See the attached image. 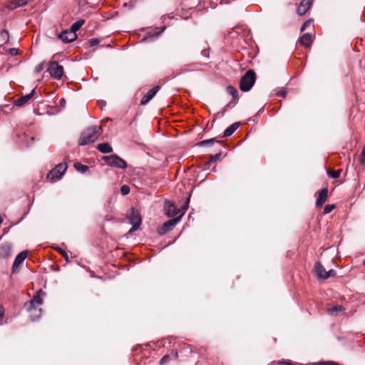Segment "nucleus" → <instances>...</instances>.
I'll return each instance as SVG.
<instances>
[{
	"mask_svg": "<svg viewBox=\"0 0 365 365\" xmlns=\"http://www.w3.org/2000/svg\"><path fill=\"white\" fill-rule=\"evenodd\" d=\"M45 295V293L42 290H38L33 298L28 302L25 303L24 307L28 312H38V314L31 313L30 315L31 321L34 322L40 318V313L41 309H37L36 307L43 303V299L41 296Z\"/></svg>",
	"mask_w": 365,
	"mask_h": 365,
	"instance_id": "nucleus-1",
	"label": "nucleus"
},
{
	"mask_svg": "<svg viewBox=\"0 0 365 365\" xmlns=\"http://www.w3.org/2000/svg\"><path fill=\"white\" fill-rule=\"evenodd\" d=\"M102 133L101 126H91L85 130L81 135L78 144L80 145H86L94 142Z\"/></svg>",
	"mask_w": 365,
	"mask_h": 365,
	"instance_id": "nucleus-2",
	"label": "nucleus"
},
{
	"mask_svg": "<svg viewBox=\"0 0 365 365\" xmlns=\"http://www.w3.org/2000/svg\"><path fill=\"white\" fill-rule=\"evenodd\" d=\"M256 81V74L252 69L248 70L241 78L240 81V88L243 92H247L254 86Z\"/></svg>",
	"mask_w": 365,
	"mask_h": 365,
	"instance_id": "nucleus-3",
	"label": "nucleus"
},
{
	"mask_svg": "<svg viewBox=\"0 0 365 365\" xmlns=\"http://www.w3.org/2000/svg\"><path fill=\"white\" fill-rule=\"evenodd\" d=\"M102 159L111 167L125 169L128 166L127 163L117 155L103 156Z\"/></svg>",
	"mask_w": 365,
	"mask_h": 365,
	"instance_id": "nucleus-4",
	"label": "nucleus"
},
{
	"mask_svg": "<svg viewBox=\"0 0 365 365\" xmlns=\"http://www.w3.org/2000/svg\"><path fill=\"white\" fill-rule=\"evenodd\" d=\"M66 170V163H59L48 173L47 178L51 182H55L61 178Z\"/></svg>",
	"mask_w": 365,
	"mask_h": 365,
	"instance_id": "nucleus-5",
	"label": "nucleus"
},
{
	"mask_svg": "<svg viewBox=\"0 0 365 365\" xmlns=\"http://www.w3.org/2000/svg\"><path fill=\"white\" fill-rule=\"evenodd\" d=\"M128 220L130 223L132 225V227L129 230V232L131 233L139 228L142 222V219L139 212L132 207L128 214Z\"/></svg>",
	"mask_w": 365,
	"mask_h": 365,
	"instance_id": "nucleus-6",
	"label": "nucleus"
},
{
	"mask_svg": "<svg viewBox=\"0 0 365 365\" xmlns=\"http://www.w3.org/2000/svg\"><path fill=\"white\" fill-rule=\"evenodd\" d=\"M47 71L50 76L56 80H60L63 74V67L56 61H51Z\"/></svg>",
	"mask_w": 365,
	"mask_h": 365,
	"instance_id": "nucleus-7",
	"label": "nucleus"
},
{
	"mask_svg": "<svg viewBox=\"0 0 365 365\" xmlns=\"http://www.w3.org/2000/svg\"><path fill=\"white\" fill-rule=\"evenodd\" d=\"M182 214L180 215L178 217H175L171 220H168L162 225L160 230L159 231L160 235H164L166 232L172 230L175 226L180 221Z\"/></svg>",
	"mask_w": 365,
	"mask_h": 365,
	"instance_id": "nucleus-8",
	"label": "nucleus"
},
{
	"mask_svg": "<svg viewBox=\"0 0 365 365\" xmlns=\"http://www.w3.org/2000/svg\"><path fill=\"white\" fill-rule=\"evenodd\" d=\"M77 38V34L73 31L65 30L58 35V38L61 39L63 43H68L73 41Z\"/></svg>",
	"mask_w": 365,
	"mask_h": 365,
	"instance_id": "nucleus-9",
	"label": "nucleus"
},
{
	"mask_svg": "<svg viewBox=\"0 0 365 365\" xmlns=\"http://www.w3.org/2000/svg\"><path fill=\"white\" fill-rule=\"evenodd\" d=\"M35 93H36V88H34L30 93L23 96L17 98L16 101H14V105L18 107H22V106L28 104L29 101L34 96Z\"/></svg>",
	"mask_w": 365,
	"mask_h": 365,
	"instance_id": "nucleus-10",
	"label": "nucleus"
},
{
	"mask_svg": "<svg viewBox=\"0 0 365 365\" xmlns=\"http://www.w3.org/2000/svg\"><path fill=\"white\" fill-rule=\"evenodd\" d=\"M160 89L159 86H156L151 88L145 95L143 96L140 100V104L145 106L149 103V101L156 95Z\"/></svg>",
	"mask_w": 365,
	"mask_h": 365,
	"instance_id": "nucleus-11",
	"label": "nucleus"
},
{
	"mask_svg": "<svg viewBox=\"0 0 365 365\" xmlns=\"http://www.w3.org/2000/svg\"><path fill=\"white\" fill-rule=\"evenodd\" d=\"M312 4V0H302L299 6L297 9V12L299 15H304L310 9Z\"/></svg>",
	"mask_w": 365,
	"mask_h": 365,
	"instance_id": "nucleus-12",
	"label": "nucleus"
},
{
	"mask_svg": "<svg viewBox=\"0 0 365 365\" xmlns=\"http://www.w3.org/2000/svg\"><path fill=\"white\" fill-rule=\"evenodd\" d=\"M164 209L168 217H174L179 213V210L175 207L173 203L170 202L165 203Z\"/></svg>",
	"mask_w": 365,
	"mask_h": 365,
	"instance_id": "nucleus-13",
	"label": "nucleus"
},
{
	"mask_svg": "<svg viewBox=\"0 0 365 365\" xmlns=\"http://www.w3.org/2000/svg\"><path fill=\"white\" fill-rule=\"evenodd\" d=\"M314 269L318 278L322 279H327L329 278V275H327V271L321 263L316 262Z\"/></svg>",
	"mask_w": 365,
	"mask_h": 365,
	"instance_id": "nucleus-14",
	"label": "nucleus"
},
{
	"mask_svg": "<svg viewBox=\"0 0 365 365\" xmlns=\"http://www.w3.org/2000/svg\"><path fill=\"white\" fill-rule=\"evenodd\" d=\"M328 197V189L323 188L319 193L318 199L316 202L317 207H321L327 201Z\"/></svg>",
	"mask_w": 365,
	"mask_h": 365,
	"instance_id": "nucleus-15",
	"label": "nucleus"
},
{
	"mask_svg": "<svg viewBox=\"0 0 365 365\" xmlns=\"http://www.w3.org/2000/svg\"><path fill=\"white\" fill-rule=\"evenodd\" d=\"M27 257V252L23 251L21 253H19L15 258L14 264H13V272L16 270V269L18 268V267L23 263V262L25 260V259Z\"/></svg>",
	"mask_w": 365,
	"mask_h": 365,
	"instance_id": "nucleus-16",
	"label": "nucleus"
},
{
	"mask_svg": "<svg viewBox=\"0 0 365 365\" xmlns=\"http://www.w3.org/2000/svg\"><path fill=\"white\" fill-rule=\"evenodd\" d=\"M312 43V35L309 33H305L299 38V43L304 47H309Z\"/></svg>",
	"mask_w": 365,
	"mask_h": 365,
	"instance_id": "nucleus-17",
	"label": "nucleus"
},
{
	"mask_svg": "<svg viewBox=\"0 0 365 365\" xmlns=\"http://www.w3.org/2000/svg\"><path fill=\"white\" fill-rule=\"evenodd\" d=\"M344 311V308L341 305H335L331 308H328L327 312L330 316L336 317L340 312Z\"/></svg>",
	"mask_w": 365,
	"mask_h": 365,
	"instance_id": "nucleus-18",
	"label": "nucleus"
},
{
	"mask_svg": "<svg viewBox=\"0 0 365 365\" xmlns=\"http://www.w3.org/2000/svg\"><path fill=\"white\" fill-rule=\"evenodd\" d=\"M97 149L102 153H110L113 151L112 147L108 143H100Z\"/></svg>",
	"mask_w": 365,
	"mask_h": 365,
	"instance_id": "nucleus-19",
	"label": "nucleus"
},
{
	"mask_svg": "<svg viewBox=\"0 0 365 365\" xmlns=\"http://www.w3.org/2000/svg\"><path fill=\"white\" fill-rule=\"evenodd\" d=\"M240 125V123L237 122L230 125L227 128L225 129L223 136L227 137L231 135L239 128Z\"/></svg>",
	"mask_w": 365,
	"mask_h": 365,
	"instance_id": "nucleus-20",
	"label": "nucleus"
},
{
	"mask_svg": "<svg viewBox=\"0 0 365 365\" xmlns=\"http://www.w3.org/2000/svg\"><path fill=\"white\" fill-rule=\"evenodd\" d=\"M84 19H79L72 24L69 30L76 34V31L81 29V27L84 24Z\"/></svg>",
	"mask_w": 365,
	"mask_h": 365,
	"instance_id": "nucleus-21",
	"label": "nucleus"
},
{
	"mask_svg": "<svg viewBox=\"0 0 365 365\" xmlns=\"http://www.w3.org/2000/svg\"><path fill=\"white\" fill-rule=\"evenodd\" d=\"M222 156V152L219 151L215 155H210L209 160L207 161V170L208 169V166L211 165L212 163L216 162L217 160H220V158Z\"/></svg>",
	"mask_w": 365,
	"mask_h": 365,
	"instance_id": "nucleus-22",
	"label": "nucleus"
},
{
	"mask_svg": "<svg viewBox=\"0 0 365 365\" xmlns=\"http://www.w3.org/2000/svg\"><path fill=\"white\" fill-rule=\"evenodd\" d=\"M227 91L230 95L232 96V100L235 101L237 99L238 91L235 87H233L232 86H228L227 87Z\"/></svg>",
	"mask_w": 365,
	"mask_h": 365,
	"instance_id": "nucleus-23",
	"label": "nucleus"
},
{
	"mask_svg": "<svg viewBox=\"0 0 365 365\" xmlns=\"http://www.w3.org/2000/svg\"><path fill=\"white\" fill-rule=\"evenodd\" d=\"M340 174H341V170H327V175L333 179L339 178L340 176Z\"/></svg>",
	"mask_w": 365,
	"mask_h": 365,
	"instance_id": "nucleus-24",
	"label": "nucleus"
},
{
	"mask_svg": "<svg viewBox=\"0 0 365 365\" xmlns=\"http://www.w3.org/2000/svg\"><path fill=\"white\" fill-rule=\"evenodd\" d=\"M74 167L78 171L81 172V173H84L88 170V167L87 165H82L80 163H75Z\"/></svg>",
	"mask_w": 365,
	"mask_h": 365,
	"instance_id": "nucleus-25",
	"label": "nucleus"
},
{
	"mask_svg": "<svg viewBox=\"0 0 365 365\" xmlns=\"http://www.w3.org/2000/svg\"><path fill=\"white\" fill-rule=\"evenodd\" d=\"M19 5L17 4V1L16 0H12L11 1L9 2L8 5L6 6V8L9 10H14L16 8H19Z\"/></svg>",
	"mask_w": 365,
	"mask_h": 365,
	"instance_id": "nucleus-26",
	"label": "nucleus"
},
{
	"mask_svg": "<svg viewBox=\"0 0 365 365\" xmlns=\"http://www.w3.org/2000/svg\"><path fill=\"white\" fill-rule=\"evenodd\" d=\"M55 250L59 252L65 259V260L68 262V254L66 253V252L65 250H63V249H61V247H55Z\"/></svg>",
	"mask_w": 365,
	"mask_h": 365,
	"instance_id": "nucleus-27",
	"label": "nucleus"
},
{
	"mask_svg": "<svg viewBox=\"0 0 365 365\" xmlns=\"http://www.w3.org/2000/svg\"><path fill=\"white\" fill-rule=\"evenodd\" d=\"M130 191V187L127 185H122L120 187V192L123 195H126L129 194Z\"/></svg>",
	"mask_w": 365,
	"mask_h": 365,
	"instance_id": "nucleus-28",
	"label": "nucleus"
},
{
	"mask_svg": "<svg viewBox=\"0 0 365 365\" xmlns=\"http://www.w3.org/2000/svg\"><path fill=\"white\" fill-rule=\"evenodd\" d=\"M0 36L1 37L2 40L5 42L9 41V32L4 29L0 32Z\"/></svg>",
	"mask_w": 365,
	"mask_h": 365,
	"instance_id": "nucleus-29",
	"label": "nucleus"
},
{
	"mask_svg": "<svg viewBox=\"0 0 365 365\" xmlns=\"http://www.w3.org/2000/svg\"><path fill=\"white\" fill-rule=\"evenodd\" d=\"M335 208V205H327L324 208V214L331 212Z\"/></svg>",
	"mask_w": 365,
	"mask_h": 365,
	"instance_id": "nucleus-30",
	"label": "nucleus"
},
{
	"mask_svg": "<svg viewBox=\"0 0 365 365\" xmlns=\"http://www.w3.org/2000/svg\"><path fill=\"white\" fill-rule=\"evenodd\" d=\"M100 41L98 38H91L88 41L90 47L95 46L99 43Z\"/></svg>",
	"mask_w": 365,
	"mask_h": 365,
	"instance_id": "nucleus-31",
	"label": "nucleus"
},
{
	"mask_svg": "<svg viewBox=\"0 0 365 365\" xmlns=\"http://www.w3.org/2000/svg\"><path fill=\"white\" fill-rule=\"evenodd\" d=\"M312 24L311 20L306 21L301 26V31H304L308 26H309Z\"/></svg>",
	"mask_w": 365,
	"mask_h": 365,
	"instance_id": "nucleus-32",
	"label": "nucleus"
},
{
	"mask_svg": "<svg viewBox=\"0 0 365 365\" xmlns=\"http://www.w3.org/2000/svg\"><path fill=\"white\" fill-rule=\"evenodd\" d=\"M170 360V356L166 354L161 359H160V364L161 365H163V364H167Z\"/></svg>",
	"mask_w": 365,
	"mask_h": 365,
	"instance_id": "nucleus-33",
	"label": "nucleus"
},
{
	"mask_svg": "<svg viewBox=\"0 0 365 365\" xmlns=\"http://www.w3.org/2000/svg\"><path fill=\"white\" fill-rule=\"evenodd\" d=\"M16 1H17V4L19 7L26 6L29 1V0H16Z\"/></svg>",
	"mask_w": 365,
	"mask_h": 365,
	"instance_id": "nucleus-34",
	"label": "nucleus"
},
{
	"mask_svg": "<svg viewBox=\"0 0 365 365\" xmlns=\"http://www.w3.org/2000/svg\"><path fill=\"white\" fill-rule=\"evenodd\" d=\"M44 68L43 63H41L38 64L35 68V71L36 73H40Z\"/></svg>",
	"mask_w": 365,
	"mask_h": 365,
	"instance_id": "nucleus-35",
	"label": "nucleus"
},
{
	"mask_svg": "<svg viewBox=\"0 0 365 365\" xmlns=\"http://www.w3.org/2000/svg\"><path fill=\"white\" fill-rule=\"evenodd\" d=\"M360 161L362 164L365 163V150L364 149L360 155Z\"/></svg>",
	"mask_w": 365,
	"mask_h": 365,
	"instance_id": "nucleus-36",
	"label": "nucleus"
},
{
	"mask_svg": "<svg viewBox=\"0 0 365 365\" xmlns=\"http://www.w3.org/2000/svg\"><path fill=\"white\" fill-rule=\"evenodd\" d=\"M9 53L11 55V56H16L18 54V49L16 48H10L9 49Z\"/></svg>",
	"mask_w": 365,
	"mask_h": 365,
	"instance_id": "nucleus-37",
	"label": "nucleus"
},
{
	"mask_svg": "<svg viewBox=\"0 0 365 365\" xmlns=\"http://www.w3.org/2000/svg\"><path fill=\"white\" fill-rule=\"evenodd\" d=\"M165 26L161 27V28H157V29H155V32L157 33V34H160L165 30Z\"/></svg>",
	"mask_w": 365,
	"mask_h": 365,
	"instance_id": "nucleus-38",
	"label": "nucleus"
},
{
	"mask_svg": "<svg viewBox=\"0 0 365 365\" xmlns=\"http://www.w3.org/2000/svg\"><path fill=\"white\" fill-rule=\"evenodd\" d=\"M327 275H329V277L331 276H334L335 274V272L333 269H329V271H327Z\"/></svg>",
	"mask_w": 365,
	"mask_h": 365,
	"instance_id": "nucleus-39",
	"label": "nucleus"
},
{
	"mask_svg": "<svg viewBox=\"0 0 365 365\" xmlns=\"http://www.w3.org/2000/svg\"><path fill=\"white\" fill-rule=\"evenodd\" d=\"M189 201H190V198H189V197H187V200H186V201H185V205H184V206H183V209H185V210H187V207H188V204H189Z\"/></svg>",
	"mask_w": 365,
	"mask_h": 365,
	"instance_id": "nucleus-40",
	"label": "nucleus"
},
{
	"mask_svg": "<svg viewBox=\"0 0 365 365\" xmlns=\"http://www.w3.org/2000/svg\"><path fill=\"white\" fill-rule=\"evenodd\" d=\"M277 95H278L279 96H281V97L284 98V97H285V96H286V92H285V91H279V92L277 93Z\"/></svg>",
	"mask_w": 365,
	"mask_h": 365,
	"instance_id": "nucleus-41",
	"label": "nucleus"
},
{
	"mask_svg": "<svg viewBox=\"0 0 365 365\" xmlns=\"http://www.w3.org/2000/svg\"><path fill=\"white\" fill-rule=\"evenodd\" d=\"M213 142H214L213 140H207V141H206L207 147L212 145Z\"/></svg>",
	"mask_w": 365,
	"mask_h": 365,
	"instance_id": "nucleus-42",
	"label": "nucleus"
},
{
	"mask_svg": "<svg viewBox=\"0 0 365 365\" xmlns=\"http://www.w3.org/2000/svg\"><path fill=\"white\" fill-rule=\"evenodd\" d=\"M205 145V140H202L196 144V145L198 146H203Z\"/></svg>",
	"mask_w": 365,
	"mask_h": 365,
	"instance_id": "nucleus-43",
	"label": "nucleus"
},
{
	"mask_svg": "<svg viewBox=\"0 0 365 365\" xmlns=\"http://www.w3.org/2000/svg\"><path fill=\"white\" fill-rule=\"evenodd\" d=\"M217 144H218V145H219L220 148H222V145L221 143H218V142H217Z\"/></svg>",
	"mask_w": 365,
	"mask_h": 365,
	"instance_id": "nucleus-44",
	"label": "nucleus"
},
{
	"mask_svg": "<svg viewBox=\"0 0 365 365\" xmlns=\"http://www.w3.org/2000/svg\"><path fill=\"white\" fill-rule=\"evenodd\" d=\"M363 264H364V267H365V259H364V262H363Z\"/></svg>",
	"mask_w": 365,
	"mask_h": 365,
	"instance_id": "nucleus-45",
	"label": "nucleus"
}]
</instances>
